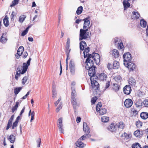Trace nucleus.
I'll list each match as a JSON object with an SVG mask.
<instances>
[{"label":"nucleus","instance_id":"30","mask_svg":"<svg viewBox=\"0 0 148 148\" xmlns=\"http://www.w3.org/2000/svg\"><path fill=\"white\" fill-rule=\"evenodd\" d=\"M23 87H17L14 90V92L16 95H17L22 89Z\"/></svg>","mask_w":148,"mask_h":148},{"label":"nucleus","instance_id":"46","mask_svg":"<svg viewBox=\"0 0 148 148\" xmlns=\"http://www.w3.org/2000/svg\"><path fill=\"white\" fill-rule=\"evenodd\" d=\"M69 66L70 67H75V65L74 61L73 60H71L69 63Z\"/></svg>","mask_w":148,"mask_h":148},{"label":"nucleus","instance_id":"13","mask_svg":"<svg viewBox=\"0 0 148 148\" xmlns=\"http://www.w3.org/2000/svg\"><path fill=\"white\" fill-rule=\"evenodd\" d=\"M92 59L94 60L95 62L97 64L99 62V56L97 53H93Z\"/></svg>","mask_w":148,"mask_h":148},{"label":"nucleus","instance_id":"24","mask_svg":"<svg viewBox=\"0 0 148 148\" xmlns=\"http://www.w3.org/2000/svg\"><path fill=\"white\" fill-rule=\"evenodd\" d=\"M71 101L74 108L75 109L76 108L77 106V104L76 99L74 97H71Z\"/></svg>","mask_w":148,"mask_h":148},{"label":"nucleus","instance_id":"11","mask_svg":"<svg viewBox=\"0 0 148 148\" xmlns=\"http://www.w3.org/2000/svg\"><path fill=\"white\" fill-rule=\"evenodd\" d=\"M97 77L96 78H97L98 79L101 81L106 80L107 78V75L104 73H102L101 74H99Z\"/></svg>","mask_w":148,"mask_h":148},{"label":"nucleus","instance_id":"51","mask_svg":"<svg viewBox=\"0 0 148 148\" xmlns=\"http://www.w3.org/2000/svg\"><path fill=\"white\" fill-rule=\"evenodd\" d=\"M70 51V49L68 53V52H67V57L66 59V65H68V60L69 59H70V58L69 57V53Z\"/></svg>","mask_w":148,"mask_h":148},{"label":"nucleus","instance_id":"53","mask_svg":"<svg viewBox=\"0 0 148 148\" xmlns=\"http://www.w3.org/2000/svg\"><path fill=\"white\" fill-rule=\"evenodd\" d=\"M93 56V53H92V54H89L88 53L87 57V58L86 59V60L87 61H88V60H91V58L92 59V57Z\"/></svg>","mask_w":148,"mask_h":148},{"label":"nucleus","instance_id":"2","mask_svg":"<svg viewBox=\"0 0 148 148\" xmlns=\"http://www.w3.org/2000/svg\"><path fill=\"white\" fill-rule=\"evenodd\" d=\"M90 136L89 134H86L82 136L75 143L76 148H83L84 146V144L82 142V140L86 139Z\"/></svg>","mask_w":148,"mask_h":148},{"label":"nucleus","instance_id":"47","mask_svg":"<svg viewBox=\"0 0 148 148\" xmlns=\"http://www.w3.org/2000/svg\"><path fill=\"white\" fill-rule=\"evenodd\" d=\"M134 134L136 137H140V132L139 130H138L134 132Z\"/></svg>","mask_w":148,"mask_h":148},{"label":"nucleus","instance_id":"44","mask_svg":"<svg viewBox=\"0 0 148 148\" xmlns=\"http://www.w3.org/2000/svg\"><path fill=\"white\" fill-rule=\"evenodd\" d=\"M114 79L116 82H121V78L120 76L118 75L115 76L114 78Z\"/></svg>","mask_w":148,"mask_h":148},{"label":"nucleus","instance_id":"25","mask_svg":"<svg viewBox=\"0 0 148 148\" xmlns=\"http://www.w3.org/2000/svg\"><path fill=\"white\" fill-rule=\"evenodd\" d=\"M143 101L140 99L137 100L136 103V106L139 108H141L143 106Z\"/></svg>","mask_w":148,"mask_h":148},{"label":"nucleus","instance_id":"7","mask_svg":"<svg viewBox=\"0 0 148 148\" xmlns=\"http://www.w3.org/2000/svg\"><path fill=\"white\" fill-rule=\"evenodd\" d=\"M132 89L129 85L125 86L123 88V92L124 93L127 95H129L131 92Z\"/></svg>","mask_w":148,"mask_h":148},{"label":"nucleus","instance_id":"34","mask_svg":"<svg viewBox=\"0 0 148 148\" xmlns=\"http://www.w3.org/2000/svg\"><path fill=\"white\" fill-rule=\"evenodd\" d=\"M119 67V63L116 61H114L113 64V68L115 69H118Z\"/></svg>","mask_w":148,"mask_h":148},{"label":"nucleus","instance_id":"52","mask_svg":"<svg viewBox=\"0 0 148 148\" xmlns=\"http://www.w3.org/2000/svg\"><path fill=\"white\" fill-rule=\"evenodd\" d=\"M97 99V98L95 96L94 97H93L92 98L91 100V102L92 104H94L96 102V100Z\"/></svg>","mask_w":148,"mask_h":148},{"label":"nucleus","instance_id":"28","mask_svg":"<svg viewBox=\"0 0 148 148\" xmlns=\"http://www.w3.org/2000/svg\"><path fill=\"white\" fill-rule=\"evenodd\" d=\"M24 51V48L22 46H20L17 51V54L19 55H22Z\"/></svg>","mask_w":148,"mask_h":148},{"label":"nucleus","instance_id":"56","mask_svg":"<svg viewBox=\"0 0 148 148\" xmlns=\"http://www.w3.org/2000/svg\"><path fill=\"white\" fill-rule=\"evenodd\" d=\"M41 142V139L40 138H39L37 139L36 140V142L38 144L37 146L38 147H39L40 146V144Z\"/></svg>","mask_w":148,"mask_h":148},{"label":"nucleus","instance_id":"41","mask_svg":"<svg viewBox=\"0 0 148 148\" xmlns=\"http://www.w3.org/2000/svg\"><path fill=\"white\" fill-rule=\"evenodd\" d=\"M62 107V102H61L59 103V105L57 107V108L56 109V112H58L61 110Z\"/></svg>","mask_w":148,"mask_h":148},{"label":"nucleus","instance_id":"15","mask_svg":"<svg viewBox=\"0 0 148 148\" xmlns=\"http://www.w3.org/2000/svg\"><path fill=\"white\" fill-rule=\"evenodd\" d=\"M130 0H124L123 1V4L124 6V9L126 10L129 8L130 6V4L129 3Z\"/></svg>","mask_w":148,"mask_h":148},{"label":"nucleus","instance_id":"19","mask_svg":"<svg viewBox=\"0 0 148 148\" xmlns=\"http://www.w3.org/2000/svg\"><path fill=\"white\" fill-rule=\"evenodd\" d=\"M129 84L132 87L134 86L136 84V81L133 77H130L128 80Z\"/></svg>","mask_w":148,"mask_h":148},{"label":"nucleus","instance_id":"14","mask_svg":"<svg viewBox=\"0 0 148 148\" xmlns=\"http://www.w3.org/2000/svg\"><path fill=\"white\" fill-rule=\"evenodd\" d=\"M83 130L84 132L86 134H89L90 132V128L87 124L85 122L83 123Z\"/></svg>","mask_w":148,"mask_h":148},{"label":"nucleus","instance_id":"26","mask_svg":"<svg viewBox=\"0 0 148 148\" xmlns=\"http://www.w3.org/2000/svg\"><path fill=\"white\" fill-rule=\"evenodd\" d=\"M90 48L89 47H88L87 48L84 49V58H87L88 54L89 53V52L90 51Z\"/></svg>","mask_w":148,"mask_h":148},{"label":"nucleus","instance_id":"10","mask_svg":"<svg viewBox=\"0 0 148 148\" xmlns=\"http://www.w3.org/2000/svg\"><path fill=\"white\" fill-rule=\"evenodd\" d=\"M110 54H111L112 56L115 58L119 57V54L118 51L116 49H112L110 52Z\"/></svg>","mask_w":148,"mask_h":148},{"label":"nucleus","instance_id":"37","mask_svg":"<svg viewBox=\"0 0 148 148\" xmlns=\"http://www.w3.org/2000/svg\"><path fill=\"white\" fill-rule=\"evenodd\" d=\"M19 104V102L18 101L16 102V104L15 106L13 107L12 108V112H14L15 111H16L17 110L18 107V105Z\"/></svg>","mask_w":148,"mask_h":148},{"label":"nucleus","instance_id":"59","mask_svg":"<svg viewBox=\"0 0 148 148\" xmlns=\"http://www.w3.org/2000/svg\"><path fill=\"white\" fill-rule=\"evenodd\" d=\"M110 82L109 81H108L107 82V83H106V86L105 87V90H106L107 88H108L110 86Z\"/></svg>","mask_w":148,"mask_h":148},{"label":"nucleus","instance_id":"18","mask_svg":"<svg viewBox=\"0 0 148 148\" xmlns=\"http://www.w3.org/2000/svg\"><path fill=\"white\" fill-rule=\"evenodd\" d=\"M140 15L139 13L137 12H132L131 18L132 19H137L139 18Z\"/></svg>","mask_w":148,"mask_h":148},{"label":"nucleus","instance_id":"22","mask_svg":"<svg viewBox=\"0 0 148 148\" xmlns=\"http://www.w3.org/2000/svg\"><path fill=\"white\" fill-rule=\"evenodd\" d=\"M29 66L27 65L26 63H23V69L22 71L21 72V73L22 74H24L26 72L28 68V67Z\"/></svg>","mask_w":148,"mask_h":148},{"label":"nucleus","instance_id":"33","mask_svg":"<svg viewBox=\"0 0 148 148\" xmlns=\"http://www.w3.org/2000/svg\"><path fill=\"white\" fill-rule=\"evenodd\" d=\"M140 24L142 27H145L147 26V22L144 19H142L140 21Z\"/></svg>","mask_w":148,"mask_h":148},{"label":"nucleus","instance_id":"64","mask_svg":"<svg viewBox=\"0 0 148 148\" xmlns=\"http://www.w3.org/2000/svg\"><path fill=\"white\" fill-rule=\"evenodd\" d=\"M32 60V58H29V60H27V65L29 66L30 64V61Z\"/></svg>","mask_w":148,"mask_h":148},{"label":"nucleus","instance_id":"9","mask_svg":"<svg viewBox=\"0 0 148 148\" xmlns=\"http://www.w3.org/2000/svg\"><path fill=\"white\" fill-rule=\"evenodd\" d=\"M125 66H127L130 71H132L135 68L136 65L134 63L130 62L126 63Z\"/></svg>","mask_w":148,"mask_h":148},{"label":"nucleus","instance_id":"42","mask_svg":"<svg viewBox=\"0 0 148 148\" xmlns=\"http://www.w3.org/2000/svg\"><path fill=\"white\" fill-rule=\"evenodd\" d=\"M132 147V148H141V145L138 143H136L133 144Z\"/></svg>","mask_w":148,"mask_h":148},{"label":"nucleus","instance_id":"63","mask_svg":"<svg viewBox=\"0 0 148 148\" xmlns=\"http://www.w3.org/2000/svg\"><path fill=\"white\" fill-rule=\"evenodd\" d=\"M28 53L27 52H24L23 55V58H25L28 56Z\"/></svg>","mask_w":148,"mask_h":148},{"label":"nucleus","instance_id":"27","mask_svg":"<svg viewBox=\"0 0 148 148\" xmlns=\"http://www.w3.org/2000/svg\"><path fill=\"white\" fill-rule=\"evenodd\" d=\"M141 118L144 119H147L148 117V114L146 112H142L140 114Z\"/></svg>","mask_w":148,"mask_h":148},{"label":"nucleus","instance_id":"32","mask_svg":"<svg viewBox=\"0 0 148 148\" xmlns=\"http://www.w3.org/2000/svg\"><path fill=\"white\" fill-rule=\"evenodd\" d=\"M52 92H53L52 97L53 99L55 98L56 97L57 92H56V90L55 89V86H53Z\"/></svg>","mask_w":148,"mask_h":148},{"label":"nucleus","instance_id":"8","mask_svg":"<svg viewBox=\"0 0 148 148\" xmlns=\"http://www.w3.org/2000/svg\"><path fill=\"white\" fill-rule=\"evenodd\" d=\"M133 102L132 100L130 99H128L125 100L124 104L127 108L130 107L133 104Z\"/></svg>","mask_w":148,"mask_h":148},{"label":"nucleus","instance_id":"6","mask_svg":"<svg viewBox=\"0 0 148 148\" xmlns=\"http://www.w3.org/2000/svg\"><path fill=\"white\" fill-rule=\"evenodd\" d=\"M57 125L59 129L60 133H63L64 130L63 128V125L62 124V118H60L58 121Z\"/></svg>","mask_w":148,"mask_h":148},{"label":"nucleus","instance_id":"54","mask_svg":"<svg viewBox=\"0 0 148 148\" xmlns=\"http://www.w3.org/2000/svg\"><path fill=\"white\" fill-rule=\"evenodd\" d=\"M27 80V77H24L22 79V84H23L24 85L26 82Z\"/></svg>","mask_w":148,"mask_h":148},{"label":"nucleus","instance_id":"43","mask_svg":"<svg viewBox=\"0 0 148 148\" xmlns=\"http://www.w3.org/2000/svg\"><path fill=\"white\" fill-rule=\"evenodd\" d=\"M101 120L103 122H107L109 121V118L107 116H103L101 118Z\"/></svg>","mask_w":148,"mask_h":148},{"label":"nucleus","instance_id":"36","mask_svg":"<svg viewBox=\"0 0 148 148\" xmlns=\"http://www.w3.org/2000/svg\"><path fill=\"white\" fill-rule=\"evenodd\" d=\"M83 10V8L81 6H80L78 8L77 10L76 11L77 14L78 15L81 14Z\"/></svg>","mask_w":148,"mask_h":148},{"label":"nucleus","instance_id":"48","mask_svg":"<svg viewBox=\"0 0 148 148\" xmlns=\"http://www.w3.org/2000/svg\"><path fill=\"white\" fill-rule=\"evenodd\" d=\"M12 121H10V120H9L8 124L7 125V126L6 127V130H8V129L12 126Z\"/></svg>","mask_w":148,"mask_h":148},{"label":"nucleus","instance_id":"16","mask_svg":"<svg viewBox=\"0 0 148 148\" xmlns=\"http://www.w3.org/2000/svg\"><path fill=\"white\" fill-rule=\"evenodd\" d=\"M125 126V124L122 122L118 123L116 125V127H117L120 130H122L124 127Z\"/></svg>","mask_w":148,"mask_h":148},{"label":"nucleus","instance_id":"29","mask_svg":"<svg viewBox=\"0 0 148 148\" xmlns=\"http://www.w3.org/2000/svg\"><path fill=\"white\" fill-rule=\"evenodd\" d=\"M15 136L12 134L8 138L9 140L11 143H14L15 141Z\"/></svg>","mask_w":148,"mask_h":148},{"label":"nucleus","instance_id":"5","mask_svg":"<svg viewBox=\"0 0 148 148\" xmlns=\"http://www.w3.org/2000/svg\"><path fill=\"white\" fill-rule=\"evenodd\" d=\"M124 59V64L126 66V64L127 63L129 62L132 60L131 54L129 52L125 53L123 56Z\"/></svg>","mask_w":148,"mask_h":148},{"label":"nucleus","instance_id":"38","mask_svg":"<svg viewBox=\"0 0 148 148\" xmlns=\"http://www.w3.org/2000/svg\"><path fill=\"white\" fill-rule=\"evenodd\" d=\"M3 24L5 26L7 27L9 25L8 19L6 16L3 19Z\"/></svg>","mask_w":148,"mask_h":148},{"label":"nucleus","instance_id":"55","mask_svg":"<svg viewBox=\"0 0 148 148\" xmlns=\"http://www.w3.org/2000/svg\"><path fill=\"white\" fill-rule=\"evenodd\" d=\"M69 69L71 73L73 75L75 73V67H70Z\"/></svg>","mask_w":148,"mask_h":148},{"label":"nucleus","instance_id":"3","mask_svg":"<svg viewBox=\"0 0 148 148\" xmlns=\"http://www.w3.org/2000/svg\"><path fill=\"white\" fill-rule=\"evenodd\" d=\"M88 29H81L80 30L79 40L85 39L89 37V34H91L90 32H87Z\"/></svg>","mask_w":148,"mask_h":148},{"label":"nucleus","instance_id":"40","mask_svg":"<svg viewBox=\"0 0 148 148\" xmlns=\"http://www.w3.org/2000/svg\"><path fill=\"white\" fill-rule=\"evenodd\" d=\"M102 105L101 102H99L96 106V110L97 112L100 111L101 108V107L102 106Z\"/></svg>","mask_w":148,"mask_h":148},{"label":"nucleus","instance_id":"12","mask_svg":"<svg viewBox=\"0 0 148 148\" xmlns=\"http://www.w3.org/2000/svg\"><path fill=\"white\" fill-rule=\"evenodd\" d=\"M83 21H84L83 26V29H88L89 28V26L90 24V21L88 18L84 19Z\"/></svg>","mask_w":148,"mask_h":148},{"label":"nucleus","instance_id":"1","mask_svg":"<svg viewBox=\"0 0 148 148\" xmlns=\"http://www.w3.org/2000/svg\"><path fill=\"white\" fill-rule=\"evenodd\" d=\"M86 68L88 70V74L89 76H93L95 74V66H94V62L92 60H86Z\"/></svg>","mask_w":148,"mask_h":148},{"label":"nucleus","instance_id":"62","mask_svg":"<svg viewBox=\"0 0 148 148\" xmlns=\"http://www.w3.org/2000/svg\"><path fill=\"white\" fill-rule=\"evenodd\" d=\"M21 69H20L18 68L17 69V72L16 74H17L18 75H20L21 73Z\"/></svg>","mask_w":148,"mask_h":148},{"label":"nucleus","instance_id":"49","mask_svg":"<svg viewBox=\"0 0 148 148\" xmlns=\"http://www.w3.org/2000/svg\"><path fill=\"white\" fill-rule=\"evenodd\" d=\"M76 94V92L75 88L73 87H72L71 97H74Z\"/></svg>","mask_w":148,"mask_h":148},{"label":"nucleus","instance_id":"20","mask_svg":"<svg viewBox=\"0 0 148 148\" xmlns=\"http://www.w3.org/2000/svg\"><path fill=\"white\" fill-rule=\"evenodd\" d=\"M107 129L111 132H115L116 130V127L113 124H111L110 125L107 127Z\"/></svg>","mask_w":148,"mask_h":148},{"label":"nucleus","instance_id":"17","mask_svg":"<svg viewBox=\"0 0 148 148\" xmlns=\"http://www.w3.org/2000/svg\"><path fill=\"white\" fill-rule=\"evenodd\" d=\"M115 43L116 45H117L118 48L119 49H122L124 48V46L123 43L120 41L116 40H115Z\"/></svg>","mask_w":148,"mask_h":148},{"label":"nucleus","instance_id":"45","mask_svg":"<svg viewBox=\"0 0 148 148\" xmlns=\"http://www.w3.org/2000/svg\"><path fill=\"white\" fill-rule=\"evenodd\" d=\"M19 1L18 0H14L12 1V4L10 5V6L12 7L17 4L18 3Z\"/></svg>","mask_w":148,"mask_h":148},{"label":"nucleus","instance_id":"23","mask_svg":"<svg viewBox=\"0 0 148 148\" xmlns=\"http://www.w3.org/2000/svg\"><path fill=\"white\" fill-rule=\"evenodd\" d=\"M86 46V44L84 41H82L80 43V48L81 50H83Z\"/></svg>","mask_w":148,"mask_h":148},{"label":"nucleus","instance_id":"50","mask_svg":"<svg viewBox=\"0 0 148 148\" xmlns=\"http://www.w3.org/2000/svg\"><path fill=\"white\" fill-rule=\"evenodd\" d=\"M142 123L139 121L136 123V125L138 127H140L142 125Z\"/></svg>","mask_w":148,"mask_h":148},{"label":"nucleus","instance_id":"39","mask_svg":"<svg viewBox=\"0 0 148 148\" xmlns=\"http://www.w3.org/2000/svg\"><path fill=\"white\" fill-rule=\"evenodd\" d=\"M26 17L25 15H23L20 16L19 18V22L21 23H22L25 19Z\"/></svg>","mask_w":148,"mask_h":148},{"label":"nucleus","instance_id":"4","mask_svg":"<svg viewBox=\"0 0 148 148\" xmlns=\"http://www.w3.org/2000/svg\"><path fill=\"white\" fill-rule=\"evenodd\" d=\"M91 76L90 80L92 88L95 90H99V83L95 79H96V76L94 75L93 76Z\"/></svg>","mask_w":148,"mask_h":148},{"label":"nucleus","instance_id":"58","mask_svg":"<svg viewBox=\"0 0 148 148\" xmlns=\"http://www.w3.org/2000/svg\"><path fill=\"white\" fill-rule=\"evenodd\" d=\"M143 103L144 104V105L147 107H148V100L147 99H145L143 102Z\"/></svg>","mask_w":148,"mask_h":148},{"label":"nucleus","instance_id":"35","mask_svg":"<svg viewBox=\"0 0 148 148\" xmlns=\"http://www.w3.org/2000/svg\"><path fill=\"white\" fill-rule=\"evenodd\" d=\"M107 112L106 109L105 108H101L99 112V113L100 115H103Z\"/></svg>","mask_w":148,"mask_h":148},{"label":"nucleus","instance_id":"61","mask_svg":"<svg viewBox=\"0 0 148 148\" xmlns=\"http://www.w3.org/2000/svg\"><path fill=\"white\" fill-rule=\"evenodd\" d=\"M27 32H28V30H27V29H26L25 30H24L22 32V33L21 34V35L22 36H24L27 34Z\"/></svg>","mask_w":148,"mask_h":148},{"label":"nucleus","instance_id":"57","mask_svg":"<svg viewBox=\"0 0 148 148\" xmlns=\"http://www.w3.org/2000/svg\"><path fill=\"white\" fill-rule=\"evenodd\" d=\"M61 97H60L58 100H57V101H56L55 103L54 104L55 105V106H56L57 105L60 103V101H61Z\"/></svg>","mask_w":148,"mask_h":148},{"label":"nucleus","instance_id":"60","mask_svg":"<svg viewBox=\"0 0 148 148\" xmlns=\"http://www.w3.org/2000/svg\"><path fill=\"white\" fill-rule=\"evenodd\" d=\"M18 123L15 121V122L13 124L12 129H14L15 127H16L17 126Z\"/></svg>","mask_w":148,"mask_h":148},{"label":"nucleus","instance_id":"21","mask_svg":"<svg viewBox=\"0 0 148 148\" xmlns=\"http://www.w3.org/2000/svg\"><path fill=\"white\" fill-rule=\"evenodd\" d=\"M6 34L3 33L1 37V42L2 43H5L7 40V38L5 37Z\"/></svg>","mask_w":148,"mask_h":148},{"label":"nucleus","instance_id":"31","mask_svg":"<svg viewBox=\"0 0 148 148\" xmlns=\"http://www.w3.org/2000/svg\"><path fill=\"white\" fill-rule=\"evenodd\" d=\"M112 89L115 92L118 91L119 89V85L117 84H114L112 87Z\"/></svg>","mask_w":148,"mask_h":148}]
</instances>
